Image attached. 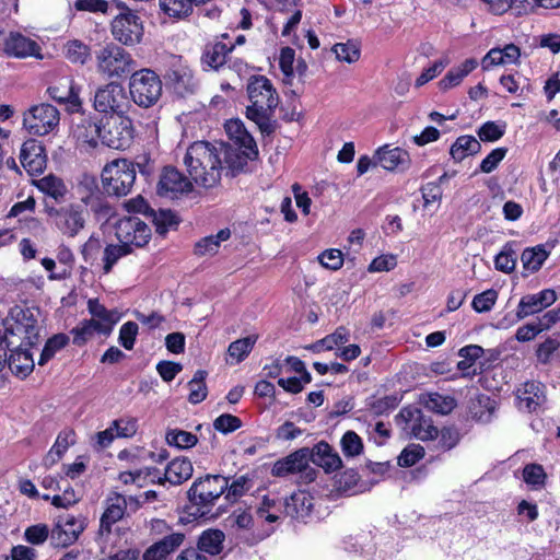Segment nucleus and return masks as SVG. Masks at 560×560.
Segmentation results:
<instances>
[{
	"label": "nucleus",
	"instance_id": "nucleus-10",
	"mask_svg": "<svg viewBox=\"0 0 560 560\" xmlns=\"http://www.w3.org/2000/svg\"><path fill=\"white\" fill-rule=\"evenodd\" d=\"M98 70L108 77H122L136 68L135 60L122 48L108 45L97 55Z\"/></svg>",
	"mask_w": 560,
	"mask_h": 560
},
{
	"label": "nucleus",
	"instance_id": "nucleus-2",
	"mask_svg": "<svg viewBox=\"0 0 560 560\" xmlns=\"http://www.w3.org/2000/svg\"><path fill=\"white\" fill-rule=\"evenodd\" d=\"M184 164L191 180L205 188L217 186L221 179L222 159L220 147L207 141L190 144Z\"/></svg>",
	"mask_w": 560,
	"mask_h": 560
},
{
	"label": "nucleus",
	"instance_id": "nucleus-47",
	"mask_svg": "<svg viewBox=\"0 0 560 560\" xmlns=\"http://www.w3.org/2000/svg\"><path fill=\"white\" fill-rule=\"evenodd\" d=\"M159 5L164 14L174 19H184L192 12L189 0H159Z\"/></svg>",
	"mask_w": 560,
	"mask_h": 560
},
{
	"label": "nucleus",
	"instance_id": "nucleus-61",
	"mask_svg": "<svg viewBox=\"0 0 560 560\" xmlns=\"http://www.w3.org/2000/svg\"><path fill=\"white\" fill-rule=\"evenodd\" d=\"M438 446L443 451L454 448L460 441V434L456 428L445 427L439 431Z\"/></svg>",
	"mask_w": 560,
	"mask_h": 560
},
{
	"label": "nucleus",
	"instance_id": "nucleus-64",
	"mask_svg": "<svg viewBox=\"0 0 560 560\" xmlns=\"http://www.w3.org/2000/svg\"><path fill=\"white\" fill-rule=\"evenodd\" d=\"M138 330V324L135 322H127L120 327L118 340L126 350L133 348Z\"/></svg>",
	"mask_w": 560,
	"mask_h": 560
},
{
	"label": "nucleus",
	"instance_id": "nucleus-34",
	"mask_svg": "<svg viewBox=\"0 0 560 560\" xmlns=\"http://www.w3.org/2000/svg\"><path fill=\"white\" fill-rule=\"evenodd\" d=\"M497 409L495 400L486 395H480L469 404L471 418L480 423H489Z\"/></svg>",
	"mask_w": 560,
	"mask_h": 560
},
{
	"label": "nucleus",
	"instance_id": "nucleus-41",
	"mask_svg": "<svg viewBox=\"0 0 560 560\" xmlns=\"http://www.w3.org/2000/svg\"><path fill=\"white\" fill-rule=\"evenodd\" d=\"M95 331L102 334H109V328L107 326H100L96 324L95 319H89L81 322L77 327L71 330L73 335V343L77 346L84 345Z\"/></svg>",
	"mask_w": 560,
	"mask_h": 560
},
{
	"label": "nucleus",
	"instance_id": "nucleus-23",
	"mask_svg": "<svg viewBox=\"0 0 560 560\" xmlns=\"http://www.w3.org/2000/svg\"><path fill=\"white\" fill-rule=\"evenodd\" d=\"M401 416L413 422L411 433L416 439L431 441L439 436V430L433 425L432 420L424 417L419 409L406 408L401 411Z\"/></svg>",
	"mask_w": 560,
	"mask_h": 560
},
{
	"label": "nucleus",
	"instance_id": "nucleus-15",
	"mask_svg": "<svg viewBox=\"0 0 560 560\" xmlns=\"http://www.w3.org/2000/svg\"><path fill=\"white\" fill-rule=\"evenodd\" d=\"M115 230L118 241L129 247H131V245L142 247L151 238V229L136 215L119 219Z\"/></svg>",
	"mask_w": 560,
	"mask_h": 560
},
{
	"label": "nucleus",
	"instance_id": "nucleus-56",
	"mask_svg": "<svg viewBox=\"0 0 560 560\" xmlns=\"http://www.w3.org/2000/svg\"><path fill=\"white\" fill-rule=\"evenodd\" d=\"M37 187L45 194L58 199L65 195L66 187L62 180L54 175H48L40 178Z\"/></svg>",
	"mask_w": 560,
	"mask_h": 560
},
{
	"label": "nucleus",
	"instance_id": "nucleus-28",
	"mask_svg": "<svg viewBox=\"0 0 560 560\" xmlns=\"http://www.w3.org/2000/svg\"><path fill=\"white\" fill-rule=\"evenodd\" d=\"M311 460L322 467L326 472L335 471L342 466V460L338 453H336L332 447L322 441L317 443L312 450Z\"/></svg>",
	"mask_w": 560,
	"mask_h": 560
},
{
	"label": "nucleus",
	"instance_id": "nucleus-31",
	"mask_svg": "<svg viewBox=\"0 0 560 560\" xmlns=\"http://www.w3.org/2000/svg\"><path fill=\"white\" fill-rule=\"evenodd\" d=\"M225 131L231 139L235 140V143L241 148L247 149V155L250 158L258 156V149L254 138L246 131L241 120H229L225 124Z\"/></svg>",
	"mask_w": 560,
	"mask_h": 560
},
{
	"label": "nucleus",
	"instance_id": "nucleus-5",
	"mask_svg": "<svg viewBox=\"0 0 560 560\" xmlns=\"http://www.w3.org/2000/svg\"><path fill=\"white\" fill-rule=\"evenodd\" d=\"M101 143L115 150H125L133 140V124L126 115H110L101 119Z\"/></svg>",
	"mask_w": 560,
	"mask_h": 560
},
{
	"label": "nucleus",
	"instance_id": "nucleus-44",
	"mask_svg": "<svg viewBox=\"0 0 560 560\" xmlns=\"http://www.w3.org/2000/svg\"><path fill=\"white\" fill-rule=\"evenodd\" d=\"M349 340V332L345 327H338L335 332L326 336L325 338L310 345L306 349L314 352L323 350H332L336 346L343 345Z\"/></svg>",
	"mask_w": 560,
	"mask_h": 560
},
{
	"label": "nucleus",
	"instance_id": "nucleus-42",
	"mask_svg": "<svg viewBox=\"0 0 560 560\" xmlns=\"http://www.w3.org/2000/svg\"><path fill=\"white\" fill-rule=\"evenodd\" d=\"M477 67L475 59L465 60L458 68H454L440 81V86L447 90L458 85L462 80Z\"/></svg>",
	"mask_w": 560,
	"mask_h": 560
},
{
	"label": "nucleus",
	"instance_id": "nucleus-17",
	"mask_svg": "<svg viewBox=\"0 0 560 560\" xmlns=\"http://www.w3.org/2000/svg\"><path fill=\"white\" fill-rule=\"evenodd\" d=\"M47 93L54 101L66 104L67 109L71 113H77L81 108L79 92L70 77L60 78L54 85L47 89Z\"/></svg>",
	"mask_w": 560,
	"mask_h": 560
},
{
	"label": "nucleus",
	"instance_id": "nucleus-43",
	"mask_svg": "<svg viewBox=\"0 0 560 560\" xmlns=\"http://www.w3.org/2000/svg\"><path fill=\"white\" fill-rule=\"evenodd\" d=\"M424 407L439 415H448L456 407V400L452 396H443L438 393H432L423 400Z\"/></svg>",
	"mask_w": 560,
	"mask_h": 560
},
{
	"label": "nucleus",
	"instance_id": "nucleus-6",
	"mask_svg": "<svg viewBox=\"0 0 560 560\" xmlns=\"http://www.w3.org/2000/svg\"><path fill=\"white\" fill-rule=\"evenodd\" d=\"M162 81L151 69H141L132 73L129 83L133 102L144 108L154 105L162 95Z\"/></svg>",
	"mask_w": 560,
	"mask_h": 560
},
{
	"label": "nucleus",
	"instance_id": "nucleus-3",
	"mask_svg": "<svg viewBox=\"0 0 560 560\" xmlns=\"http://www.w3.org/2000/svg\"><path fill=\"white\" fill-rule=\"evenodd\" d=\"M228 487L229 479L221 475H207L196 479L187 491L188 514L195 518L210 514Z\"/></svg>",
	"mask_w": 560,
	"mask_h": 560
},
{
	"label": "nucleus",
	"instance_id": "nucleus-7",
	"mask_svg": "<svg viewBox=\"0 0 560 560\" xmlns=\"http://www.w3.org/2000/svg\"><path fill=\"white\" fill-rule=\"evenodd\" d=\"M59 122V110L48 103L33 105L23 114V126L34 136H46L55 132Z\"/></svg>",
	"mask_w": 560,
	"mask_h": 560
},
{
	"label": "nucleus",
	"instance_id": "nucleus-18",
	"mask_svg": "<svg viewBox=\"0 0 560 560\" xmlns=\"http://www.w3.org/2000/svg\"><path fill=\"white\" fill-rule=\"evenodd\" d=\"M20 161L30 175L40 174L47 162L44 147L34 139L25 141L21 148Z\"/></svg>",
	"mask_w": 560,
	"mask_h": 560
},
{
	"label": "nucleus",
	"instance_id": "nucleus-12",
	"mask_svg": "<svg viewBox=\"0 0 560 560\" xmlns=\"http://www.w3.org/2000/svg\"><path fill=\"white\" fill-rule=\"evenodd\" d=\"M311 457V448H299L287 457L277 460L273 464L271 472L276 477H285L291 474L300 472L303 474L305 482H311L316 477V471L310 467Z\"/></svg>",
	"mask_w": 560,
	"mask_h": 560
},
{
	"label": "nucleus",
	"instance_id": "nucleus-30",
	"mask_svg": "<svg viewBox=\"0 0 560 560\" xmlns=\"http://www.w3.org/2000/svg\"><path fill=\"white\" fill-rule=\"evenodd\" d=\"M192 472L194 467L188 458L176 457L167 464L164 478L160 477L158 482L168 481L171 485H182L192 476Z\"/></svg>",
	"mask_w": 560,
	"mask_h": 560
},
{
	"label": "nucleus",
	"instance_id": "nucleus-63",
	"mask_svg": "<svg viewBox=\"0 0 560 560\" xmlns=\"http://www.w3.org/2000/svg\"><path fill=\"white\" fill-rule=\"evenodd\" d=\"M424 448L421 445L412 444L406 447L398 457V465L401 467L413 466L424 456Z\"/></svg>",
	"mask_w": 560,
	"mask_h": 560
},
{
	"label": "nucleus",
	"instance_id": "nucleus-49",
	"mask_svg": "<svg viewBox=\"0 0 560 560\" xmlns=\"http://www.w3.org/2000/svg\"><path fill=\"white\" fill-rule=\"evenodd\" d=\"M257 341V336L252 335L242 339H237L233 341L228 349V352L231 358L235 359L238 363L243 361L247 354L252 351L254 345Z\"/></svg>",
	"mask_w": 560,
	"mask_h": 560
},
{
	"label": "nucleus",
	"instance_id": "nucleus-29",
	"mask_svg": "<svg viewBox=\"0 0 560 560\" xmlns=\"http://www.w3.org/2000/svg\"><path fill=\"white\" fill-rule=\"evenodd\" d=\"M11 353L7 365L13 374L20 377L27 376L34 369V359L27 347L10 346Z\"/></svg>",
	"mask_w": 560,
	"mask_h": 560
},
{
	"label": "nucleus",
	"instance_id": "nucleus-55",
	"mask_svg": "<svg viewBox=\"0 0 560 560\" xmlns=\"http://www.w3.org/2000/svg\"><path fill=\"white\" fill-rule=\"evenodd\" d=\"M340 444L342 453L347 457L358 456L363 451L362 440L354 431H347L341 438Z\"/></svg>",
	"mask_w": 560,
	"mask_h": 560
},
{
	"label": "nucleus",
	"instance_id": "nucleus-37",
	"mask_svg": "<svg viewBox=\"0 0 560 560\" xmlns=\"http://www.w3.org/2000/svg\"><path fill=\"white\" fill-rule=\"evenodd\" d=\"M101 122L95 124L91 120H83L75 127L74 136L83 144L95 149L101 141Z\"/></svg>",
	"mask_w": 560,
	"mask_h": 560
},
{
	"label": "nucleus",
	"instance_id": "nucleus-39",
	"mask_svg": "<svg viewBox=\"0 0 560 560\" xmlns=\"http://www.w3.org/2000/svg\"><path fill=\"white\" fill-rule=\"evenodd\" d=\"M230 236L229 229H222L215 235L206 236L196 243L195 254L198 256L214 255L218 253L221 242L229 240Z\"/></svg>",
	"mask_w": 560,
	"mask_h": 560
},
{
	"label": "nucleus",
	"instance_id": "nucleus-13",
	"mask_svg": "<svg viewBox=\"0 0 560 560\" xmlns=\"http://www.w3.org/2000/svg\"><path fill=\"white\" fill-rule=\"evenodd\" d=\"M77 194L83 205L97 215L108 217L112 212L109 203L106 201L95 176L82 174L78 178Z\"/></svg>",
	"mask_w": 560,
	"mask_h": 560
},
{
	"label": "nucleus",
	"instance_id": "nucleus-27",
	"mask_svg": "<svg viewBox=\"0 0 560 560\" xmlns=\"http://www.w3.org/2000/svg\"><path fill=\"white\" fill-rule=\"evenodd\" d=\"M185 539L183 533H172L150 546L143 553L144 560H163L175 551Z\"/></svg>",
	"mask_w": 560,
	"mask_h": 560
},
{
	"label": "nucleus",
	"instance_id": "nucleus-36",
	"mask_svg": "<svg viewBox=\"0 0 560 560\" xmlns=\"http://www.w3.org/2000/svg\"><path fill=\"white\" fill-rule=\"evenodd\" d=\"M480 142L472 136H460L451 147V155L456 162L463 161L469 155L479 153Z\"/></svg>",
	"mask_w": 560,
	"mask_h": 560
},
{
	"label": "nucleus",
	"instance_id": "nucleus-26",
	"mask_svg": "<svg viewBox=\"0 0 560 560\" xmlns=\"http://www.w3.org/2000/svg\"><path fill=\"white\" fill-rule=\"evenodd\" d=\"M164 79L182 96L192 93L196 86L191 70L185 66H174L167 70Z\"/></svg>",
	"mask_w": 560,
	"mask_h": 560
},
{
	"label": "nucleus",
	"instance_id": "nucleus-40",
	"mask_svg": "<svg viewBox=\"0 0 560 560\" xmlns=\"http://www.w3.org/2000/svg\"><path fill=\"white\" fill-rule=\"evenodd\" d=\"M224 534L219 529H209L201 534L198 540V549L200 552H207L211 556L219 555L222 550Z\"/></svg>",
	"mask_w": 560,
	"mask_h": 560
},
{
	"label": "nucleus",
	"instance_id": "nucleus-38",
	"mask_svg": "<svg viewBox=\"0 0 560 560\" xmlns=\"http://www.w3.org/2000/svg\"><path fill=\"white\" fill-rule=\"evenodd\" d=\"M88 308L93 316L92 319H95L97 325H108L109 332L112 331L113 326L119 320V313L117 311H108L96 299L89 300Z\"/></svg>",
	"mask_w": 560,
	"mask_h": 560
},
{
	"label": "nucleus",
	"instance_id": "nucleus-9",
	"mask_svg": "<svg viewBox=\"0 0 560 560\" xmlns=\"http://www.w3.org/2000/svg\"><path fill=\"white\" fill-rule=\"evenodd\" d=\"M129 107V97L119 83H108L95 92L94 108L100 113L126 115Z\"/></svg>",
	"mask_w": 560,
	"mask_h": 560
},
{
	"label": "nucleus",
	"instance_id": "nucleus-8",
	"mask_svg": "<svg viewBox=\"0 0 560 560\" xmlns=\"http://www.w3.org/2000/svg\"><path fill=\"white\" fill-rule=\"evenodd\" d=\"M5 335L7 346L32 347L39 340V326L30 310L20 311Z\"/></svg>",
	"mask_w": 560,
	"mask_h": 560
},
{
	"label": "nucleus",
	"instance_id": "nucleus-1",
	"mask_svg": "<svg viewBox=\"0 0 560 560\" xmlns=\"http://www.w3.org/2000/svg\"><path fill=\"white\" fill-rule=\"evenodd\" d=\"M247 95L250 105L246 107V117L257 125L261 135H272L277 128L272 117L279 104L273 84L265 75H253L247 83Z\"/></svg>",
	"mask_w": 560,
	"mask_h": 560
},
{
	"label": "nucleus",
	"instance_id": "nucleus-57",
	"mask_svg": "<svg viewBox=\"0 0 560 560\" xmlns=\"http://www.w3.org/2000/svg\"><path fill=\"white\" fill-rule=\"evenodd\" d=\"M332 50L338 60L348 63L355 62L360 58V49L358 45L352 42L338 43L334 46Z\"/></svg>",
	"mask_w": 560,
	"mask_h": 560
},
{
	"label": "nucleus",
	"instance_id": "nucleus-35",
	"mask_svg": "<svg viewBox=\"0 0 560 560\" xmlns=\"http://www.w3.org/2000/svg\"><path fill=\"white\" fill-rule=\"evenodd\" d=\"M221 155L224 156L225 163L229 168L232 171V175L238 173L244 170L249 160H255L256 158H250L247 155L246 148H231L225 147L223 143L219 144Z\"/></svg>",
	"mask_w": 560,
	"mask_h": 560
},
{
	"label": "nucleus",
	"instance_id": "nucleus-48",
	"mask_svg": "<svg viewBox=\"0 0 560 560\" xmlns=\"http://www.w3.org/2000/svg\"><path fill=\"white\" fill-rule=\"evenodd\" d=\"M490 7V10L495 14H502L508 10H512L517 15L526 14L528 3L526 0H483Z\"/></svg>",
	"mask_w": 560,
	"mask_h": 560
},
{
	"label": "nucleus",
	"instance_id": "nucleus-11",
	"mask_svg": "<svg viewBox=\"0 0 560 560\" xmlns=\"http://www.w3.org/2000/svg\"><path fill=\"white\" fill-rule=\"evenodd\" d=\"M47 213L55 226L68 237L77 236L85 226L86 213L79 205L49 208Z\"/></svg>",
	"mask_w": 560,
	"mask_h": 560
},
{
	"label": "nucleus",
	"instance_id": "nucleus-51",
	"mask_svg": "<svg viewBox=\"0 0 560 560\" xmlns=\"http://www.w3.org/2000/svg\"><path fill=\"white\" fill-rule=\"evenodd\" d=\"M168 445H174L178 448H189L197 444L198 439L195 434L184 430H168L165 435Z\"/></svg>",
	"mask_w": 560,
	"mask_h": 560
},
{
	"label": "nucleus",
	"instance_id": "nucleus-4",
	"mask_svg": "<svg viewBox=\"0 0 560 560\" xmlns=\"http://www.w3.org/2000/svg\"><path fill=\"white\" fill-rule=\"evenodd\" d=\"M136 165L127 159H117L106 164L102 171L105 191L113 196H126L136 180Z\"/></svg>",
	"mask_w": 560,
	"mask_h": 560
},
{
	"label": "nucleus",
	"instance_id": "nucleus-46",
	"mask_svg": "<svg viewBox=\"0 0 560 560\" xmlns=\"http://www.w3.org/2000/svg\"><path fill=\"white\" fill-rule=\"evenodd\" d=\"M548 257V252L544 246L538 245L536 247L526 248L521 256V260L524 269L535 272L540 269L541 265Z\"/></svg>",
	"mask_w": 560,
	"mask_h": 560
},
{
	"label": "nucleus",
	"instance_id": "nucleus-58",
	"mask_svg": "<svg viewBox=\"0 0 560 560\" xmlns=\"http://www.w3.org/2000/svg\"><path fill=\"white\" fill-rule=\"evenodd\" d=\"M495 268L502 272L509 273L514 270L516 265V255L510 246L504 248L495 256Z\"/></svg>",
	"mask_w": 560,
	"mask_h": 560
},
{
	"label": "nucleus",
	"instance_id": "nucleus-50",
	"mask_svg": "<svg viewBox=\"0 0 560 560\" xmlns=\"http://www.w3.org/2000/svg\"><path fill=\"white\" fill-rule=\"evenodd\" d=\"M131 253V247L126 244L120 245H108L104 249V272L109 273L114 267V265L124 256Z\"/></svg>",
	"mask_w": 560,
	"mask_h": 560
},
{
	"label": "nucleus",
	"instance_id": "nucleus-25",
	"mask_svg": "<svg viewBox=\"0 0 560 560\" xmlns=\"http://www.w3.org/2000/svg\"><path fill=\"white\" fill-rule=\"evenodd\" d=\"M517 399L521 409L536 411L546 401L544 385L539 382H526L517 389Z\"/></svg>",
	"mask_w": 560,
	"mask_h": 560
},
{
	"label": "nucleus",
	"instance_id": "nucleus-53",
	"mask_svg": "<svg viewBox=\"0 0 560 560\" xmlns=\"http://www.w3.org/2000/svg\"><path fill=\"white\" fill-rule=\"evenodd\" d=\"M523 479L534 488H542L546 483L547 474L541 465L527 464L523 468Z\"/></svg>",
	"mask_w": 560,
	"mask_h": 560
},
{
	"label": "nucleus",
	"instance_id": "nucleus-19",
	"mask_svg": "<svg viewBox=\"0 0 560 560\" xmlns=\"http://www.w3.org/2000/svg\"><path fill=\"white\" fill-rule=\"evenodd\" d=\"M192 189L190 177L184 176L173 166L163 168L158 183V194L168 196L170 194L188 192Z\"/></svg>",
	"mask_w": 560,
	"mask_h": 560
},
{
	"label": "nucleus",
	"instance_id": "nucleus-20",
	"mask_svg": "<svg viewBox=\"0 0 560 560\" xmlns=\"http://www.w3.org/2000/svg\"><path fill=\"white\" fill-rule=\"evenodd\" d=\"M557 300L556 292L551 289L542 290L536 294H528L521 299L516 319H523L529 315L541 312L544 308L553 304Z\"/></svg>",
	"mask_w": 560,
	"mask_h": 560
},
{
	"label": "nucleus",
	"instance_id": "nucleus-14",
	"mask_svg": "<svg viewBox=\"0 0 560 560\" xmlns=\"http://www.w3.org/2000/svg\"><path fill=\"white\" fill-rule=\"evenodd\" d=\"M86 527L85 518L81 515H60L50 529V544L65 548L75 542Z\"/></svg>",
	"mask_w": 560,
	"mask_h": 560
},
{
	"label": "nucleus",
	"instance_id": "nucleus-62",
	"mask_svg": "<svg viewBox=\"0 0 560 560\" xmlns=\"http://www.w3.org/2000/svg\"><path fill=\"white\" fill-rule=\"evenodd\" d=\"M241 425V419L230 413H223L213 421V428L224 434L236 431Z\"/></svg>",
	"mask_w": 560,
	"mask_h": 560
},
{
	"label": "nucleus",
	"instance_id": "nucleus-16",
	"mask_svg": "<svg viewBox=\"0 0 560 560\" xmlns=\"http://www.w3.org/2000/svg\"><path fill=\"white\" fill-rule=\"evenodd\" d=\"M112 34L115 39L124 45H136L140 43L143 36L142 22L136 13L128 10L114 19Z\"/></svg>",
	"mask_w": 560,
	"mask_h": 560
},
{
	"label": "nucleus",
	"instance_id": "nucleus-21",
	"mask_svg": "<svg viewBox=\"0 0 560 560\" xmlns=\"http://www.w3.org/2000/svg\"><path fill=\"white\" fill-rule=\"evenodd\" d=\"M127 512V499L125 495L113 492L106 499V509L100 521V535L109 534L112 526L120 521Z\"/></svg>",
	"mask_w": 560,
	"mask_h": 560
},
{
	"label": "nucleus",
	"instance_id": "nucleus-33",
	"mask_svg": "<svg viewBox=\"0 0 560 560\" xmlns=\"http://www.w3.org/2000/svg\"><path fill=\"white\" fill-rule=\"evenodd\" d=\"M74 443V432L71 430L62 431L58 434L55 444L43 459V465L50 468L56 465L67 452L70 445Z\"/></svg>",
	"mask_w": 560,
	"mask_h": 560
},
{
	"label": "nucleus",
	"instance_id": "nucleus-32",
	"mask_svg": "<svg viewBox=\"0 0 560 560\" xmlns=\"http://www.w3.org/2000/svg\"><path fill=\"white\" fill-rule=\"evenodd\" d=\"M234 46L228 47L221 42L208 43L201 56V63L213 70H218L226 62V56L232 52Z\"/></svg>",
	"mask_w": 560,
	"mask_h": 560
},
{
	"label": "nucleus",
	"instance_id": "nucleus-54",
	"mask_svg": "<svg viewBox=\"0 0 560 560\" xmlns=\"http://www.w3.org/2000/svg\"><path fill=\"white\" fill-rule=\"evenodd\" d=\"M68 341L69 337L63 334H58L49 338L40 353L38 364L44 365L55 355L58 350L62 349L68 343Z\"/></svg>",
	"mask_w": 560,
	"mask_h": 560
},
{
	"label": "nucleus",
	"instance_id": "nucleus-45",
	"mask_svg": "<svg viewBox=\"0 0 560 560\" xmlns=\"http://www.w3.org/2000/svg\"><path fill=\"white\" fill-rule=\"evenodd\" d=\"M207 372L203 370H198L194 377L188 382L189 396L188 401L190 404H199L203 401L208 395V389L206 385Z\"/></svg>",
	"mask_w": 560,
	"mask_h": 560
},
{
	"label": "nucleus",
	"instance_id": "nucleus-60",
	"mask_svg": "<svg viewBox=\"0 0 560 560\" xmlns=\"http://www.w3.org/2000/svg\"><path fill=\"white\" fill-rule=\"evenodd\" d=\"M24 537L30 544L42 545L50 539V529L45 524L32 525L25 529Z\"/></svg>",
	"mask_w": 560,
	"mask_h": 560
},
{
	"label": "nucleus",
	"instance_id": "nucleus-59",
	"mask_svg": "<svg viewBox=\"0 0 560 560\" xmlns=\"http://www.w3.org/2000/svg\"><path fill=\"white\" fill-rule=\"evenodd\" d=\"M153 223L155 225L156 233L164 235L168 229L177 225L176 215L171 210H160L153 214Z\"/></svg>",
	"mask_w": 560,
	"mask_h": 560
},
{
	"label": "nucleus",
	"instance_id": "nucleus-22",
	"mask_svg": "<svg viewBox=\"0 0 560 560\" xmlns=\"http://www.w3.org/2000/svg\"><path fill=\"white\" fill-rule=\"evenodd\" d=\"M3 50L9 56L16 58H42L39 54V45L35 40L22 35L21 33H10L3 42Z\"/></svg>",
	"mask_w": 560,
	"mask_h": 560
},
{
	"label": "nucleus",
	"instance_id": "nucleus-52",
	"mask_svg": "<svg viewBox=\"0 0 560 560\" xmlns=\"http://www.w3.org/2000/svg\"><path fill=\"white\" fill-rule=\"evenodd\" d=\"M65 56L69 61L73 63L83 65L90 57V49L80 40H69L65 45Z\"/></svg>",
	"mask_w": 560,
	"mask_h": 560
},
{
	"label": "nucleus",
	"instance_id": "nucleus-24",
	"mask_svg": "<svg viewBox=\"0 0 560 560\" xmlns=\"http://www.w3.org/2000/svg\"><path fill=\"white\" fill-rule=\"evenodd\" d=\"M376 163L387 171H404L410 164L407 151L400 148L385 145L375 153Z\"/></svg>",
	"mask_w": 560,
	"mask_h": 560
}]
</instances>
